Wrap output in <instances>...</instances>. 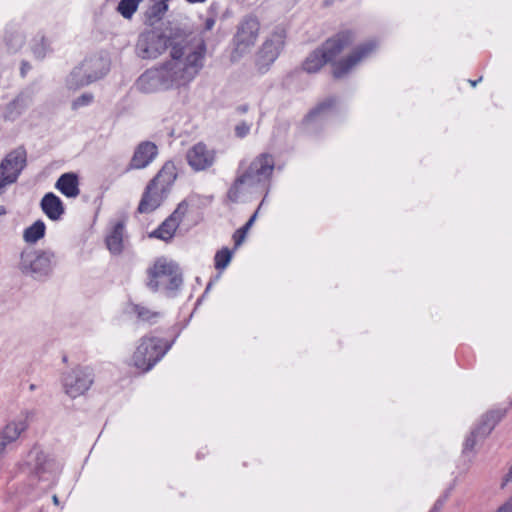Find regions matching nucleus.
I'll return each instance as SVG.
<instances>
[{"label":"nucleus","mask_w":512,"mask_h":512,"mask_svg":"<svg viewBox=\"0 0 512 512\" xmlns=\"http://www.w3.org/2000/svg\"><path fill=\"white\" fill-rule=\"evenodd\" d=\"M205 52L203 42L196 49L173 46L171 59L141 74L135 83L136 88L143 93H155L187 84L202 69Z\"/></svg>","instance_id":"obj_1"},{"label":"nucleus","mask_w":512,"mask_h":512,"mask_svg":"<svg viewBox=\"0 0 512 512\" xmlns=\"http://www.w3.org/2000/svg\"><path fill=\"white\" fill-rule=\"evenodd\" d=\"M355 41L352 30H341L328 38L321 47L312 51L302 64L308 73L318 72L326 63H332V75L340 79L347 75L355 66L370 57L377 49V42L369 40L356 46L347 56L338 61L335 58Z\"/></svg>","instance_id":"obj_2"},{"label":"nucleus","mask_w":512,"mask_h":512,"mask_svg":"<svg viewBox=\"0 0 512 512\" xmlns=\"http://www.w3.org/2000/svg\"><path fill=\"white\" fill-rule=\"evenodd\" d=\"M177 178L176 167L172 161L164 163L162 168L147 184L137 211L141 214L155 211L167 198Z\"/></svg>","instance_id":"obj_3"},{"label":"nucleus","mask_w":512,"mask_h":512,"mask_svg":"<svg viewBox=\"0 0 512 512\" xmlns=\"http://www.w3.org/2000/svg\"><path fill=\"white\" fill-rule=\"evenodd\" d=\"M274 167L275 161L271 154L262 153L258 155L248 168L237 176L228 190V199L231 202H237L245 188L268 182L273 174Z\"/></svg>","instance_id":"obj_4"},{"label":"nucleus","mask_w":512,"mask_h":512,"mask_svg":"<svg viewBox=\"0 0 512 512\" xmlns=\"http://www.w3.org/2000/svg\"><path fill=\"white\" fill-rule=\"evenodd\" d=\"M147 287L156 292L160 287L169 291L178 290L182 285V273L177 264L165 258H159L154 265L147 270Z\"/></svg>","instance_id":"obj_5"},{"label":"nucleus","mask_w":512,"mask_h":512,"mask_svg":"<svg viewBox=\"0 0 512 512\" xmlns=\"http://www.w3.org/2000/svg\"><path fill=\"white\" fill-rule=\"evenodd\" d=\"M170 345L157 337H143L133 354L136 368L146 372L150 370L169 350Z\"/></svg>","instance_id":"obj_6"},{"label":"nucleus","mask_w":512,"mask_h":512,"mask_svg":"<svg viewBox=\"0 0 512 512\" xmlns=\"http://www.w3.org/2000/svg\"><path fill=\"white\" fill-rule=\"evenodd\" d=\"M107 71L108 67L103 59H87L72 70L66 80V85L69 89H79L102 78Z\"/></svg>","instance_id":"obj_7"},{"label":"nucleus","mask_w":512,"mask_h":512,"mask_svg":"<svg viewBox=\"0 0 512 512\" xmlns=\"http://www.w3.org/2000/svg\"><path fill=\"white\" fill-rule=\"evenodd\" d=\"M173 46H182L180 43H174L172 39L156 30H149L140 34L136 51L138 56L143 59H155L166 49L172 50Z\"/></svg>","instance_id":"obj_8"},{"label":"nucleus","mask_w":512,"mask_h":512,"mask_svg":"<svg viewBox=\"0 0 512 512\" xmlns=\"http://www.w3.org/2000/svg\"><path fill=\"white\" fill-rule=\"evenodd\" d=\"M54 253L42 250H26L21 253L20 269L35 278L47 276L52 271Z\"/></svg>","instance_id":"obj_9"},{"label":"nucleus","mask_w":512,"mask_h":512,"mask_svg":"<svg viewBox=\"0 0 512 512\" xmlns=\"http://www.w3.org/2000/svg\"><path fill=\"white\" fill-rule=\"evenodd\" d=\"M286 33L283 28H277L266 39L259 49L255 65L259 73H265L278 58L285 44Z\"/></svg>","instance_id":"obj_10"},{"label":"nucleus","mask_w":512,"mask_h":512,"mask_svg":"<svg viewBox=\"0 0 512 512\" xmlns=\"http://www.w3.org/2000/svg\"><path fill=\"white\" fill-rule=\"evenodd\" d=\"M260 30L258 20L253 16L244 18L238 26L234 36L235 49L232 53V59L236 60L255 45Z\"/></svg>","instance_id":"obj_11"},{"label":"nucleus","mask_w":512,"mask_h":512,"mask_svg":"<svg viewBox=\"0 0 512 512\" xmlns=\"http://www.w3.org/2000/svg\"><path fill=\"white\" fill-rule=\"evenodd\" d=\"M65 392L72 398L84 394L93 383V374L88 367H77L63 379Z\"/></svg>","instance_id":"obj_12"},{"label":"nucleus","mask_w":512,"mask_h":512,"mask_svg":"<svg viewBox=\"0 0 512 512\" xmlns=\"http://www.w3.org/2000/svg\"><path fill=\"white\" fill-rule=\"evenodd\" d=\"M187 211L188 204L185 201L179 203L174 212L150 234V237H155L166 242L171 240Z\"/></svg>","instance_id":"obj_13"},{"label":"nucleus","mask_w":512,"mask_h":512,"mask_svg":"<svg viewBox=\"0 0 512 512\" xmlns=\"http://www.w3.org/2000/svg\"><path fill=\"white\" fill-rule=\"evenodd\" d=\"M186 159L193 170L202 171L213 165L215 153L208 149L204 143L199 142L187 151Z\"/></svg>","instance_id":"obj_14"},{"label":"nucleus","mask_w":512,"mask_h":512,"mask_svg":"<svg viewBox=\"0 0 512 512\" xmlns=\"http://www.w3.org/2000/svg\"><path fill=\"white\" fill-rule=\"evenodd\" d=\"M503 416L504 412L500 410L491 411L487 413L485 416H483L479 426L471 432L470 436L467 437L464 443V452L471 451L476 444V437L487 436L493 430L496 423L500 421V419Z\"/></svg>","instance_id":"obj_15"},{"label":"nucleus","mask_w":512,"mask_h":512,"mask_svg":"<svg viewBox=\"0 0 512 512\" xmlns=\"http://www.w3.org/2000/svg\"><path fill=\"white\" fill-rule=\"evenodd\" d=\"M157 155V145L151 141H143L136 146L128 168H146L156 158Z\"/></svg>","instance_id":"obj_16"},{"label":"nucleus","mask_w":512,"mask_h":512,"mask_svg":"<svg viewBox=\"0 0 512 512\" xmlns=\"http://www.w3.org/2000/svg\"><path fill=\"white\" fill-rule=\"evenodd\" d=\"M27 427L28 425L25 419L8 423L0 432V454L5 453L8 445L15 442Z\"/></svg>","instance_id":"obj_17"},{"label":"nucleus","mask_w":512,"mask_h":512,"mask_svg":"<svg viewBox=\"0 0 512 512\" xmlns=\"http://www.w3.org/2000/svg\"><path fill=\"white\" fill-rule=\"evenodd\" d=\"M40 206L45 215L53 221L59 220L65 211L61 199L52 192L44 195Z\"/></svg>","instance_id":"obj_18"},{"label":"nucleus","mask_w":512,"mask_h":512,"mask_svg":"<svg viewBox=\"0 0 512 512\" xmlns=\"http://www.w3.org/2000/svg\"><path fill=\"white\" fill-rule=\"evenodd\" d=\"M55 187L68 198H75L80 194L78 177L74 173L62 174Z\"/></svg>","instance_id":"obj_19"},{"label":"nucleus","mask_w":512,"mask_h":512,"mask_svg":"<svg viewBox=\"0 0 512 512\" xmlns=\"http://www.w3.org/2000/svg\"><path fill=\"white\" fill-rule=\"evenodd\" d=\"M30 99L23 93L18 94L11 102H9L4 111V119L14 121L22 115L27 109Z\"/></svg>","instance_id":"obj_20"},{"label":"nucleus","mask_w":512,"mask_h":512,"mask_svg":"<svg viewBox=\"0 0 512 512\" xmlns=\"http://www.w3.org/2000/svg\"><path fill=\"white\" fill-rule=\"evenodd\" d=\"M124 224L117 222L106 236L105 243L108 250L115 255L123 251Z\"/></svg>","instance_id":"obj_21"},{"label":"nucleus","mask_w":512,"mask_h":512,"mask_svg":"<svg viewBox=\"0 0 512 512\" xmlns=\"http://www.w3.org/2000/svg\"><path fill=\"white\" fill-rule=\"evenodd\" d=\"M45 224L41 220H37L31 226L25 229L23 238L27 243H36L45 235Z\"/></svg>","instance_id":"obj_22"},{"label":"nucleus","mask_w":512,"mask_h":512,"mask_svg":"<svg viewBox=\"0 0 512 512\" xmlns=\"http://www.w3.org/2000/svg\"><path fill=\"white\" fill-rule=\"evenodd\" d=\"M143 0H120L117 11L126 19H130Z\"/></svg>","instance_id":"obj_23"},{"label":"nucleus","mask_w":512,"mask_h":512,"mask_svg":"<svg viewBox=\"0 0 512 512\" xmlns=\"http://www.w3.org/2000/svg\"><path fill=\"white\" fill-rule=\"evenodd\" d=\"M256 217H257V211L250 217V219L247 221V223L243 227L236 230L235 233L233 234V240H234L236 248L239 247L245 240L246 233L253 225Z\"/></svg>","instance_id":"obj_24"},{"label":"nucleus","mask_w":512,"mask_h":512,"mask_svg":"<svg viewBox=\"0 0 512 512\" xmlns=\"http://www.w3.org/2000/svg\"><path fill=\"white\" fill-rule=\"evenodd\" d=\"M232 252L228 248L219 250L215 255V268L218 270L225 269L230 263Z\"/></svg>","instance_id":"obj_25"},{"label":"nucleus","mask_w":512,"mask_h":512,"mask_svg":"<svg viewBox=\"0 0 512 512\" xmlns=\"http://www.w3.org/2000/svg\"><path fill=\"white\" fill-rule=\"evenodd\" d=\"M133 312L142 321H152L153 319L158 318L160 316L159 312L151 311L147 307L138 304L133 305Z\"/></svg>","instance_id":"obj_26"},{"label":"nucleus","mask_w":512,"mask_h":512,"mask_svg":"<svg viewBox=\"0 0 512 512\" xmlns=\"http://www.w3.org/2000/svg\"><path fill=\"white\" fill-rule=\"evenodd\" d=\"M167 9L168 5L165 1L156 2L150 7L148 11V16L150 19L158 21L164 16Z\"/></svg>","instance_id":"obj_27"},{"label":"nucleus","mask_w":512,"mask_h":512,"mask_svg":"<svg viewBox=\"0 0 512 512\" xmlns=\"http://www.w3.org/2000/svg\"><path fill=\"white\" fill-rule=\"evenodd\" d=\"M335 104H336L335 98H332V97L327 98L323 102L319 103L313 110H311L309 112V114L307 115V118L312 119L315 116L321 114L322 112L331 109Z\"/></svg>","instance_id":"obj_28"},{"label":"nucleus","mask_w":512,"mask_h":512,"mask_svg":"<svg viewBox=\"0 0 512 512\" xmlns=\"http://www.w3.org/2000/svg\"><path fill=\"white\" fill-rule=\"evenodd\" d=\"M48 46L49 44L47 43V40L45 37H42L40 43L33 47V54L35 57L38 59H43L46 55V52L48 51Z\"/></svg>","instance_id":"obj_29"},{"label":"nucleus","mask_w":512,"mask_h":512,"mask_svg":"<svg viewBox=\"0 0 512 512\" xmlns=\"http://www.w3.org/2000/svg\"><path fill=\"white\" fill-rule=\"evenodd\" d=\"M93 100V95L90 94V93H84L82 94L80 97H78L77 99H75L72 103V108L73 109H77L79 107H82V106H85V105H88L89 103H91Z\"/></svg>","instance_id":"obj_30"},{"label":"nucleus","mask_w":512,"mask_h":512,"mask_svg":"<svg viewBox=\"0 0 512 512\" xmlns=\"http://www.w3.org/2000/svg\"><path fill=\"white\" fill-rule=\"evenodd\" d=\"M251 125L246 122H241L235 126V135L238 138H244L250 132Z\"/></svg>","instance_id":"obj_31"},{"label":"nucleus","mask_w":512,"mask_h":512,"mask_svg":"<svg viewBox=\"0 0 512 512\" xmlns=\"http://www.w3.org/2000/svg\"><path fill=\"white\" fill-rule=\"evenodd\" d=\"M219 9H220V6L218 3H216V2L211 3L209 8L207 9V16L217 18L218 14H219Z\"/></svg>","instance_id":"obj_32"},{"label":"nucleus","mask_w":512,"mask_h":512,"mask_svg":"<svg viewBox=\"0 0 512 512\" xmlns=\"http://www.w3.org/2000/svg\"><path fill=\"white\" fill-rule=\"evenodd\" d=\"M216 20L217 18H214V17H211V16H206L205 20H204V30L205 31H210L213 29L215 23H216Z\"/></svg>","instance_id":"obj_33"},{"label":"nucleus","mask_w":512,"mask_h":512,"mask_svg":"<svg viewBox=\"0 0 512 512\" xmlns=\"http://www.w3.org/2000/svg\"><path fill=\"white\" fill-rule=\"evenodd\" d=\"M495 512H512V500L508 499Z\"/></svg>","instance_id":"obj_34"},{"label":"nucleus","mask_w":512,"mask_h":512,"mask_svg":"<svg viewBox=\"0 0 512 512\" xmlns=\"http://www.w3.org/2000/svg\"><path fill=\"white\" fill-rule=\"evenodd\" d=\"M31 69V65L27 61H22L20 74L22 77H25L27 72Z\"/></svg>","instance_id":"obj_35"},{"label":"nucleus","mask_w":512,"mask_h":512,"mask_svg":"<svg viewBox=\"0 0 512 512\" xmlns=\"http://www.w3.org/2000/svg\"><path fill=\"white\" fill-rule=\"evenodd\" d=\"M510 477H512V467L508 470L505 480L502 483V486H505L507 484V482L510 480Z\"/></svg>","instance_id":"obj_36"},{"label":"nucleus","mask_w":512,"mask_h":512,"mask_svg":"<svg viewBox=\"0 0 512 512\" xmlns=\"http://www.w3.org/2000/svg\"><path fill=\"white\" fill-rule=\"evenodd\" d=\"M237 111L241 114H244L248 111V106L247 105H241L237 108Z\"/></svg>","instance_id":"obj_37"},{"label":"nucleus","mask_w":512,"mask_h":512,"mask_svg":"<svg viewBox=\"0 0 512 512\" xmlns=\"http://www.w3.org/2000/svg\"><path fill=\"white\" fill-rule=\"evenodd\" d=\"M188 3L194 4V3H203L206 0H186Z\"/></svg>","instance_id":"obj_38"},{"label":"nucleus","mask_w":512,"mask_h":512,"mask_svg":"<svg viewBox=\"0 0 512 512\" xmlns=\"http://www.w3.org/2000/svg\"><path fill=\"white\" fill-rule=\"evenodd\" d=\"M481 79H482V78L480 77V78H479L478 80H476V81H472V80H470L469 82H470V84H471L473 87H475V86L477 85V83L481 81Z\"/></svg>","instance_id":"obj_39"},{"label":"nucleus","mask_w":512,"mask_h":512,"mask_svg":"<svg viewBox=\"0 0 512 512\" xmlns=\"http://www.w3.org/2000/svg\"><path fill=\"white\" fill-rule=\"evenodd\" d=\"M6 214V209L4 206H0V216L2 215H5Z\"/></svg>","instance_id":"obj_40"},{"label":"nucleus","mask_w":512,"mask_h":512,"mask_svg":"<svg viewBox=\"0 0 512 512\" xmlns=\"http://www.w3.org/2000/svg\"><path fill=\"white\" fill-rule=\"evenodd\" d=\"M53 502L55 504H58V497L56 495L53 496Z\"/></svg>","instance_id":"obj_41"},{"label":"nucleus","mask_w":512,"mask_h":512,"mask_svg":"<svg viewBox=\"0 0 512 512\" xmlns=\"http://www.w3.org/2000/svg\"><path fill=\"white\" fill-rule=\"evenodd\" d=\"M430 512H436V510H435V509H433V510H431Z\"/></svg>","instance_id":"obj_42"}]
</instances>
